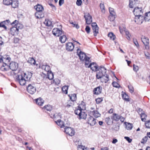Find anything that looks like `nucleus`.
<instances>
[{"label":"nucleus","instance_id":"1","mask_svg":"<svg viewBox=\"0 0 150 150\" xmlns=\"http://www.w3.org/2000/svg\"><path fill=\"white\" fill-rule=\"evenodd\" d=\"M9 64V69H11L12 71H14V74L15 75L17 74L16 76L17 81L21 85L26 86V84L28 81L26 80L25 79L27 78L28 76L24 72L21 70H17L18 67V64L15 62H12Z\"/></svg>","mask_w":150,"mask_h":150},{"label":"nucleus","instance_id":"2","mask_svg":"<svg viewBox=\"0 0 150 150\" xmlns=\"http://www.w3.org/2000/svg\"><path fill=\"white\" fill-rule=\"evenodd\" d=\"M77 53L79 59L85 62V66L87 67V65H88L90 62V58L87 57L85 54L81 51L79 49L77 50Z\"/></svg>","mask_w":150,"mask_h":150},{"label":"nucleus","instance_id":"3","mask_svg":"<svg viewBox=\"0 0 150 150\" xmlns=\"http://www.w3.org/2000/svg\"><path fill=\"white\" fill-rule=\"evenodd\" d=\"M11 58L8 56H6L5 57H3L2 59V62L3 64L1 67V70L3 71H7L9 70V67L8 64L11 61Z\"/></svg>","mask_w":150,"mask_h":150},{"label":"nucleus","instance_id":"4","mask_svg":"<svg viewBox=\"0 0 150 150\" xmlns=\"http://www.w3.org/2000/svg\"><path fill=\"white\" fill-rule=\"evenodd\" d=\"M23 25L21 24L18 25L17 27L13 26L10 29V33L13 35H18L19 29L23 28Z\"/></svg>","mask_w":150,"mask_h":150},{"label":"nucleus","instance_id":"5","mask_svg":"<svg viewBox=\"0 0 150 150\" xmlns=\"http://www.w3.org/2000/svg\"><path fill=\"white\" fill-rule=\"evenodd\" d=\"M82 110L80 109H76L74 111L75 114L78 116V118L79 119H85L86 118L87 114Z\"/></svg>","mask_w":150,"mask_h":150},{"label":"nucleus","instance_id":"6","mask_svg":"<svg viewBox=\"0 0 150 150\" xmlns=\"http://www.w3.org/2000/svg\"><path fill=\"white\" fill-rule=\"evenodd\" d=\"M106 69L104 67H101L99 69V72H98L96 75L97 79H101L102 77L105 74Z\"/></svg>","mask_w":150,"mask_h":150},{"label":"nucleus","instance_id":"7","mask_svg":"<svg viewBox=\"0 0 150 150\" xmlns=\"http://www.w3.org/2000/svg\"><path fill=\"white\" fill-rule=\"evenodd\" d=\"M52 32L54 35L57 37L60 36L62 34H64V32L62 31L61 28L60 29L57 28H54Z\"/></svg>","mask_w":150,"mask_h":150},{"label":"nucleus","instance_id":"8","mask_svg":"<svg viewBox=\"0 0 150 150\" xmlns=\"http://www.w3.org/2000/svg\"><path fill=\"white\" fill-rule=\"evenodd\" d=\"M93 35L94 36H97L98 33L99 28L96 23H93L91 24Z\"/></svg>","mask_w":150,"mask_h":150},{"label":"nucleus","instance_id":"9","mask_svg":"<svg viewBox=\"0 0 150 150\" xmlns=\"http://www.w3.org/2000/svg\"><path fill=\"white\" fill-rule=\"evenodd\" d=\"M133 12L135 16H141L143 13L142 8L138 7L135 8Z\"/></svg>","mask_w":150,"mask_h":150},{"label":"nucleus","instance_id":"10","mask_svg":"<svg viewBox=\"0 0 150 150\" xmlns=\"http://www.w3.org/2000/svg\"><path fill=\"white\" fill-rule=\"evenodd\" d=\"M142 42L144 44L146 49L149 48V40L148 38L145 36H142L141 37Z\"/></svg>","mask_w":150,"mask_h":150},{"label":"nucleus","instance_id":"11","mask_svg":"<svg viewBox=\"0 0 150 150\" xmlns=\"http://www.w3.org/2000/svg\"><path fill=\"white\" fill-rule=\"evenodd\" d=\"M64 132L67 134L71 136H73L75 134L74 130L71 127H65L64 128Z\"/></svg>","mask_w":150,"mask_h":150},{"label":"nucleus","instance_id":"12","mask_svg":"<svg viewBox=\"0 0 150 150\" xmlns=\"http://www.w3.org/2000/svg\"><path fill=\"white\" fill-rule=\"evenodd\" d=\"M87 122L91 126H93L96 123V119L92 116H90L87 119Z\"/></svg>","mask_w":150,"mask_h":150},{"label":"nucleus","instance_id":"13","mask_svg":"<svg viewBox=\"0 0 150 150\" xmlns=\"http://www.w3.org/2000/svg\"><path fill=\"white\" fill-rule=\"evenodd\" d=\"M86 20V23L87 24H90L92 22V17L89 13H86L84 16Z\"/></svg>","mask_w":150,"mask_h":150},{"label":"nucleus","instance_id":"14","mask_svg":"<svg viewBox=\"0 0 150 150\" xmlns=\"http://www.w3.org/2000/svg\"><path fill=\"white\" fill-rule=\"evenodd\" d=\"M144 18L142 16H135L134 21L138 24H141L144 21Z\"/></svg>","mask_w":150,"mask_h":150},{"label":"nucleus","instance_id":"15","mask_svg":"<svg viewBox=\"0 0 150 150\" xmlns=\"http://www.w3.org/2000/svg\"><path fill=\"white\" fill-rule=\"evenodd\" d=\"M102 89V87L100 86L95 88L93 90V94L96 95L100 94L101 93Z\"/></svg>","mask_w":150,"mask_h":150},{"label":"nucleus","instance_id":"16","mask_svg":"<svg viewBox=\"0 0 150 150\" xmlns=\"http://www.w3.org/2000/svg\"><path fill=\"white\" fill-rule=\"evenodd\" d=\"M66 49L68 51H72L74 49V46L73 44L69 42L67 43L66 45Z\"/></svg>","mask_w":150,"mask_h":150},{"label":"nucleus","instance_id":"17","mask_svg":"<svg viewBox=\"0 0 150 150\" xmlns=\"http://www.w3.org/2000/svg\"><path fill=\"white\" fill-rule=\"evenodd\" d=\"M87 67L88 68L90 67L91 69L94 71H96L98 70V66L96 64L94 63L90 64L89 66H87Z\"/></svg>","mask_w":150,"mask_h":150},{"label":"nucleus","instance_id":"18","mask_svg":"<svg viewBox=\"0 0 150 150\" xmlns=\"http://www.w3.org/2000/svg\"><path fill=\"white\" fill-rule=\"evenodd\" d=\"M109 80V76L108 74H105L101 78V82L105 83H107Z\"/></svg>","mask_w":150,"mask_h":150},{"label":"nucleus","instance_id":"19","mask_svg":"<svg viewBox=\"0 0 150 150\" xmlns=\"http://www.w3.org/2000/svg\"><path fill=\"white\" fill-rule=\"evenodd\" d=\"M36 90L35 88L31 84H29V93L32 94L35 92Z\"/></svg>","mask_w":150,"mask_h":150},{"label":"nucleus","instance_id":"20","mask_svg":"<svg viewBox=\"0 0 150 150\" xmlns=\"http://www.w3.org/2000/svg\"><path fill=\"white\" fill-rule=\"evenodd\" d=\"M129 6L130 8H133L134 5L138 3L137 0H130Z\"/></svg>","mask_w":150,"mask_h":150},{"label":"nucleus","instance_id":"21","mask_svg":"<svg viewBox=\"0 0 150 150\" xmlns=\"http://www.w3.org/2000/svg\"><path fill=\"white\" fill-rule=\"evenodd\" d=\"M44 16V14L42 12L37 11L35 13V16L38 19L43 18Z\"/></svg>","mask_w":150,"mask_h":150},{"label":"nucleus","instance_id":"22","mask_svg":"<svg viewBox=\"0 0 150 150\" xmlns=\"http://www.w3.org/2000/svg\"><path fill=\"white\" fill-rule=\"evenodd\" d=\"M10 22L9 20H6L4 21L1 22L0 23V27H3L4 29L6 30L7 29L6 27L5 26V25L7 23H8Z\"/></svg>","mask_w":150,"mask_h":150},{"label":"nucleus","instance_id":"23","mask_svg":"<svg viewBox=\"0 0 150 150\" xmlns=\"http://www.w3.org/2000/svg\"><path fill=\"white\" fill-rule=\"evenodd\" d=\"M36 103L39 105H42L44 102V100L41 98H39L35 99Z\"/></svg>","mask_w":150,"mask_h":150},{"label":"nucleus","instance_id":"24","mask_svg":"<svg viewBox=\"0 0 150 150\" xmlns=\"http://www.w3.org/2000/svg\"><path fill=\"white\" fill-rule=\"evenodd\" d=\"M42 68L43 70H45V71L47 73L51 71L50 66L47 65H42Z\"/></svg>","mask_w":150,"mask_h":150},{"label":"nucleus","instance_id":"25","mask_svg":"<svg viewBox=\"0 0 150 150\" xmlns=\"http://www.w3.org/2000/svg\"><path fill=\"white\" fill-rule=\"evenodd\" d=\"M121 117H122L121 116L118 115L116 113H114L113 114L112 119L113 120H114L116 121H118L121 119Z\"/></svg>","mask_w":150,"mask_h":150},{"label":"nucleus","instance_id":"26","mask_svg":"<svg viewBox=\"0 0 150 150\" xmlns=\"http://www.w3.org/2000/svg\"><path fill=\"white\" fill-rule=\"evenodd\" d=\"M76 109H80L81 110H84L86 109V104L83 101H82L81 103L80 104Z\"/></svg>","mask_w":150,"mask_h":150},{"label":"nucleus","instance_id":"27","mask_svg":"<svg viewBox=\"0 0 150 150\" xmlns=\"http://www.w3.org/2000/svg\"><path fill=\"white\" fill-rule=\"evenodd\" d=\"M52 109V106L49 105H47L44 106L43 108V110L45 111H50Z\"/></svg>","mask_w":150,"mask_h":150},{"label":"nucleus","instance_id":"28","mask_svg":"<svg viewBox=\"0 0 150 150\" xmlns=\"http://www.w3.org/2000/svg\"><path fill=\"white\" fill-rule=\"evenodd\" d=\"M34 8L37 11L42 12L43 10V8L41 5L38 4L34 6Z\"/></svg>","mask_w":150,"mask_h":150},{"label":"nucleus","instance_id":"29","mask_svg":"<svg viewBox=\"0 0 150 150\" xmlns=\"http://www.w3.org/2000/svg\"><path fill=\"white\" fill-rule=\"evenodd\" d=\"M145 21H149L150 20V12L146 13H145V16L143 17Z\"/></svg>","mask_w":150,"mask_h":150},{"label":"nucleus","instance_id":"30","mask_svg":"<svg viewBox=\"0 0 150 150\" xmlns=\"http://www.w3.org/2000/svg\"><path fill=\"white\" fill-rule=\"evenodd\" d=\"M29 63L30 64L34 66L35 65L37 66L38 65V64H36L35 60L33 57L30 58L29 59Z\"/></svg>","mask_w":150,"mask_h":150},{"label":"nucleus","instance_id":"31","mask_svg":"<svg viewBox=\"0 0 150 150\" xmlns=\"http://www.w3.org/2000/svg\"><path fill=\"white\" fill-rule=\"evenodd\" d=\"M55 122L61 128H62L64 126V122L60 120H58L57 121H55Z\"/></svg>","mask_w":150,"mask_h":150},{"label":"nucleus","instance_id":"32","mask_svg":"<svg viewBox=\"0 0 150 150\" xmlns=\"http://www.w3.org/2000/svg\"><path fill=\"white\" fill-rule=\"evenodd\" d=\"M19 3L18 1H13L11 5L12 8H15L18 7Z\"/></svg>","mask_w":150,"mask_h":150},{"label":"nucleus","instance_id":"33","mask_svg":"<svg viewBox=\"0 0 150 150\" xmlns=\"http://www.w3.org/2000/svg\"><path fill=\"white\" fill-rule=\"evenodd\" d=\"M59 41L62 43H64L67 40V38L66 35H63L59 37Z\"/></svg>","mask_w":150,"mask_h":150},{"label":"nucleus","instance_id":"34","mask_svg":"<svg viewBox=\"0 0 150 150\" xmlns=\"http://www.w3.org/2000/svg\"><path fill=\"white\" fill-rule=\"evenodd\" d=\"M105 121L108 125L112 124L113 122V119L112 118L111 119L109 117H106L105 119Z\"/></svg>","mask_w":150,"mask_h":150},{"label":"nucleus","instance_id":"35","mask_svg":"<svg viewBox=\"0 0 150 150\" xmlns=\"http://www.w3.org/2000/svg\"><path fill=\"white\" fill-rule=\"evenodd\" d=\"M69 96L70 97V98L72 102H73L76 100V96L75 94H71V95H69Z\"/></svg>","mask_w":150,"mask_h":150},{"label":"nucleus","instance_id":"36","mask_svg":"<svg viewBox=\"0 0 150 150\" xmlns=\"http://www.w3.org/2000/svg\"><path fill=\"white\" fill-rule=\"evenodd\" d=\"M51 117L52 118H53L54 119H57L60 118L61 117V115L60 113H56L55 114H54L53 115L51 114Z\"/></svg>","mask_w":150,"mask_h":150},{"label":"nucleus","instance_id":"37","mask_svg":"<svg viewBox=\"0 0 150 150\" xmlns=\"http://www.w3.org/2000/svg\"><path fill=\"white\" fill-rule=\"evenodd\" d=\"M12 2V0H3V4L6 6L10 5Z\"/></svg>","mask_w":150,"mask_h":150},{"label":"nucleus","instance_id":"38","mask_svg":"<svg viewBox=\"0 0 150 150\" xmlns=\"http://www.w3.org/2000/svg\"><path fill=\"white\" fill-rule=\"evenodd\" d=\"M48 78L50 80H52L54 78V75L51 71L47 73Z\"/></svg>","mask_w":150,"mask_h":150},{"label":"nucleus","instance_id":"39","mask_svg":"<svg viewBox=\"0 0 150 150\" xmlns=\"http://www.w3.org/2000/svg\"><path fill=\"white\" fill-rule=\"evenodd\" d=\"M78 150H88V149L84 146L78 145L77 146Z\"/></svg>","mask_w":150,"mask_h":150},{"label":"nucleus","instance_id":"40","mask_svg":"<svg viewBox=\"0 0 150 150\" xmlns=\"http://www.w3.org/2000/svg\"><path fill=\"white\" fill-rule=\"evenodd\" d=\"M122 98L125 100L127 101H129L128 96L125 93L124 94H122Z\"/></svg>","mask_w":150,"mask_h":150},{"label":"nucleus","instance_id":"41","mask_svg":"<svg viewBox=\"0 0 150 150\" xmlns=\"http://www.w3.org/2000/svg\"><path fill=\"white\" fill-rule=\"evenodd\" d=\"M68 88V86H65L62 88V90L63 93L65 94H67V91Z\"/></svg>","mask_w":150,"mask_h":150},{"label":"nucleus","instance_id":"42","mask_svg":"<svg viewBox=\"0 0 150 150\" xmlns=\"http://www.w3.org/2000/svg\"><path fill=\"white\" fill-rule=\"evenodd\" d=\"M108 36L112 40H114L115 38V36L112 33H110L108 34Z\"/></svg>","mask_w":150,"mask_h":150},{"label":"nucleus","instance_id":"43","mask_svg":"<svg viewBox=\"0 0 150 150\" xmlns=\"http://www.w3.org/2000/svg\"><path fill=\"white\" fill-rule=\"evenodd\" d=\"M141 120L142 121H145L146 120L147 115L144 112L140 115Z\"/></svg>","mask_w":150,"mask_h":150},{"label":"nucleus","instance_id":"44","mask_svg":"<svg viewBox=\"0 0 150 150\" xmlns=\"http://www.w3.org/2000/svg\"><path fill=\"white\" fill-rule=\"evenodd\" d=\"M44 23L48 26H52V22L50 20L46 19Z\"/></svg>","mask_w":150,"mask_h":150},{"label":"nucleus","instance_id":"45","mask_svg":"<svg viewBox=\"0 0 150 150\" xmlns=\"http://www.w3.org/2000/svg\"><path fill=\"white\" fill-rule=\"evenodd\" d=\"M91 114L93 115L95 117L97 118L99 117L100 115V113L96 110H95L94 112Z\"/></svg>","mask_w":150,"mask_h":150},{"label":"nucleus","instance_id":"46","mask_svg":"<svg viewBox=\"0 0 150 150\" xmlns=\"http://www.w3.org/2000/svg\"><path fill=\"white\" fill-rule=\"evenodd\" d=\"M132 124L130 123H128L126 125V128L128 130H131L132 128Z\"/></svg>","mask_w":150,"mask_h":150},{"label":"nucleus","instance_id":"47","mask_svg":"<svg viewBox=\"0 0 150 150\" xmlns=\"http://www.w3.org/2000/svg\"><path fill=\"white\" fill-rule=\"evenodd\" d=\"M100 7L102 12L104 13L105 11V6L103 3H101L100 4Z\"/></svg>","mask_w":150,"mask_h":150},{"label":"nucleus","instance_id":"48","mask_svg":"<svg viewBox=\"0 0 150 150\" xmlns=\"http://www.w3.org/2000/svg\"><path fill=\"white\" fill-rule=\"evenodd\" d=\"M128 88L130 92L131 93H132L134 91V89L133 86L131 85H129L128 86Z\"/></svg>","mask_w":150,"mask_h":150},{"label":"nucleus","instance_id":"49","mask_svg":"<svg viewBox=\"0 0 150 150\" xmlns=\"http://www.w3.org/2000/svg\"><path fill=\"white\" fill-rule=\"evenodd\" d=\"M109 11L111 15H115V13L114 11V9L111 8H109Z\"/></svg>","mask_w":150,"mask_h":150},{"label":"nucleus","instance_id":"50","mask_svg":"<svg viewBox=\"0 0 150 150\" xmlns=\"http://www.w3.org/2000/svg\"><path fill=\"white\" fill-rule=\"evenodd\" d=\"M148 139V137L147 136H145L142 140L141 142L142 144L145 143L147 141Z\"/></svg>","mask_w":150,"mask_h":150},{"label":"nucleus","instance_id":"51","mask_svg":"<svg viewBox=\"0 0 150 150\" xmlns=\"http://www.w3.org/2000/svg\"><path fill=\"white\" fill-rule=\"evenodd\" d=\"M126 35V38L128 40H130V36L129 31H125Z\"/></svg>","mask_w":150,"mask_h":150},{"label":"nucleus","instance_id":"52","mask_svg":"<svg viewBox=\"0 0 150 150\" xmlns=\"http://www.w3.org/2000/svg\"><path fill=\"white\" fill-rule=\"evenodd\" d=\"M112 85L113 87L116 88H118L120 86L119 84L116 82H113L112 83Z\"/></svg>","mask_w":150,"mask_h":150},{"label":"nucleus","instance_id":"53","mask_svg":"<svg viewBox=\"0 0 150 150\" xmlns=\"http://www.w3.org/2000/svg\"><path fill=\"white\" fill-rule=\"evenodd\" d=\"M115 15H111L109 17V18L110 21H112L114 20L115 18Z\"/></svg>","mask_w":150,"mask_h":150},{"label":"nucleus","instance_id":"54","mask_svg":"<svg viewBox=\"0 0 150 150\" xmlns=\"http://www.w3.org/2000/svg\"><path fill=\"white\" fill-rule=\"evenodd\" d=\"M70 23L72 25V26L73 27L76 28L77 29H78L79 27L78 24H76L75 22L72 23L70 22Z\"/></svg>","mask_w":150,"mask_h":150},{"label":"nucleus","instance_id":"55","mask_svg":"<svg viewBox=\"0 0 150 150\" xmlns=\"http://www.w3.org/2000/svg\"><path fill=\"white\" fill-rule=\"evenodd\" d=\"M12 25H14V26L17 27L18 25L21 24L20 23H18V21L17 20L14 21L12 23Z\"/></svg>","mask_w":150,"mask_h":150},{"label":"nucleus","instance_id":"56","mask_svg":"<svg viewBox=\"0 0 150 150\" xmlns=\"http://www.w3.org/2000/svg\"><path fill=\"white\" fill-rule=\"evenodd\" d=\"M145 125L147 128H150V120L146 122Z\"/></svg>","mask_w":150,"mask_h":150},{"label":"nucleus","instance_id":"57","mask_svg":"<svg viewBox=\"0 0 150 150\" xmlns=\"http://www.w3.org/2000/svg\"><path fill=\"white\" fill-rule=\"evenodd\" d=\"M85 30L88 34L90 32V28L87 25L85 28Z\"/></svg>","mask_w":150,"mask_h":150},{"label":"nucleus","instance_id":"58","mask_svg":"<svg viewBox=\"0 0 150 150\" xmlns=\"http://www.w3.org/2000/svg\"><path fill=\"white\" fill-rule=\"evenodd\" d=\"M103 99L101 98H98L96 99V103L97 104H99L102 101Z\"/></svg>","mask_w":150,"mask_h":150},{"label":"nucleus","instance_id":"59","mask_svg":"<svg viewBox=\"0 0 150 150\" xmlns=\"http://www.w3.org/2000/svg\"><path fill=\"white\" fill-rule=\"evenodd\" d=\"M133 69L134 71L137 72V71L138 70V67L134 64H133Z\"/></svg>","mask_w":150,"mask_h":150},{"label":"nucleus","instance_id":"60","mask_svg":"<svg viewBox=\"0 0 150 150\" xmlns=\"http://www.w3.org/2000/svg\"><path fill=\"white\" fill-rule=\"evenodd\" d=\"M82 3L81 0H77L76 4L78 6H80L81 5Z\"/></svg>","mask_w":150,"mask_h":150},{"label":"nucleus","instance_id":"61","mask_svg":"<svg viewBox=\"0 0 150 150\" xmlns=\"http://www.w3.org/2000/svg\"><path fill=\"white\" fill-rule=\"evenodd\" d=\"M145 55L146 58L148 59H150V54L148 52H145Z\"/></svg>","mask_w":150,"mask_h":150},{"label":"nucleus","instance_id":"62","mask_svg":"<svg viewBox=\"0 0 150 150\" xmlns=\"http://www.w3.org/2000/svg\"><path fill=\"white\" fill-rule=\"evenodd\" d=\"M13 39V42L15 43H18L19 41V39L18 38H14Z\"/></svg>","mask_w":150,"mask_h":150},{"label":"nucleus","instance_id":"63","mask_svg":"<svg viewBox=\"0 0 150 150\" xmlns=\"http://www.w3.org/2000/svg\"><path fill=\"white\" fill-rule=\"evenodd\" d=\"M55 84L57 85H58L60 84V81L58 79H56L54 80Z\"/></svg>","mask_w":150,"mask_h":150},{"label":"nucleus","instance_id":"64","mask_svg":"<svg viewBox=\"0 0 150 150\" xmlns=\"http://www.w3.org/2000/svg\"><path fill=\"white\" fill-rule=\"evenodd\" d=\"M144 111H143V110L141 108H139L138 110V112L140 115L144 113Z\"/></svg>","mask_w":150,"mask_h":150}]
</instances>
